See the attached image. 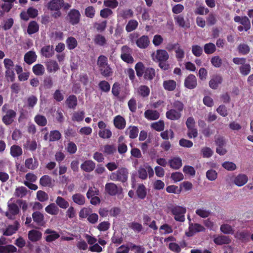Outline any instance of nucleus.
I'll return each instance as SVG.
<instances>
[{
  "label": "nucleus",
  "instance_id": "nucleus-54",
  "mask_svg": "<svg viewBox=\"0 0 253 253\" xmlns=\"http://www.w3.org/2000/svg\"><path fill=\"white\" fill-rule=\"evenodd\" d=\"M27 189L23 186L17 187L14 192L15 196L17 197H23L27 194Z\"/></svg>",
  "mask_w": 253,
  "mask_h": 253
},
{
  "label": "nucleus",
  "instance_id": "nucleus-45",
  "mask_svg": "<svg viewBox=\"0 0 253 253\" xmlns=\"http://www.w3.org/2000/svg\"><path fill=\"white\" fill-rule=\"evenodd\" d=\"M159 231L161 235L168 234L172 233L173 229L171 226L168 224H164L160 226Z\"/></svg>",
  "mask_w": 253,
  "mask_h": 253
},
{
  "label": "nucleus",
  "instance_id": "nucleus-40",
  "mask_svg": "<svg viewBox=\"0 0 253 253\" xmlns=\"http://www.w3.org/2000/svg\"><path fill=\"white\" fill-rule=\"evenodd\" d=\"M136 194L138 197L141 199H144L147 194L146 189L143 184H139L136 190Z\"/></svg>",
  "mask_w": 253,
  "mask_h": 253
},
{
  "label": "nucleus",
  "instance_id": "nucleus-22",
  "mask_svg": "<svg viewBox=\"0 0 253 253\" xmlns=\"http://www.w3.org/2000/svg\"><path fill=\"white\" fill-rule=\"evenodd\" d=\"M144 116L149 120H155L159 119L160 114L156 110H147L144 112Z\"/></svg>",
  "mask_w": 253,
  "mask_h": 253
},
{
  "label": "nucleus",
  "instance_id": "nucleus-56",
  "mask_svg": "<svg viewBox=\"0 0 253 253\" xmlns=\"http://www.w3.org/2000/svg\"><path fill=\"white\" fill-rule=\"evenodd\" d=\"M40 182L43 186H49L51 184L52 180L48 175H44L41 178Z\"/></svg>",
  "mask_w": 253,
  "mask_h": 253
},
{
  "label": "nucleus",
  "instance_id": "nucleus-38",
  "mask_svg": "<svg viewBox=\"0 0 253 253\" xmlns=\"http://www.w3.org/2000/svg\"><path fill=\"white\" fill-rule=\"evenodd\" d=\"M39 27L38 23L33 21L29 23L27 29V33L31 35L39 31Z\"/></svg>",
  "mask_w": 253,
  "mask_h": 253
},
{
  "label": "nucleus",
  "instance_id": "nucleus-63",
  "mask_svg": "<svg viewBox=\"0 0 253 253\" xmlns=\"http://www.w3.org/2000/svg\"><path fill=\"white\" fill-rule=\"evenodd\" d=\"M220 230L222 232L226 234H230L233 233L232 227L229 224H224L220 226Z\"/></svg>",
  "mask_w": 253,
  "mask_h": 253
},
{
  "label": "nucleus",
  "instance_id": "nucleus-58",
  "mask_svg": "<svg viewBox=\"0 0 253 253\" xmlns=\"http://www.w3.org/2000/svg\"><path fill=\"white\" fill-rule=\"evenodd\" d=\"M129 227L132 229L135 232H140L143 229V226L141 224L133 222L129 224Z\"/></svg>",
  "mask_w": 253,
  "mask_h": 253
},
{
  "label": "nucleus",
  "instance_id": "nucleus-19",
  "mask_svg": "<svg viewBox=\"0 0 253 253\" xmlns=\"http://www.w3.org/2000/svg\"><path fill=\"white\" fill-rule=\"evenodd\" d=\"M19 228V224L15 222L14 224L9 225L5 230H3V234L5 236H11L15 233Z\"/></svg>",
  "mask_w": 253,
  "mask_h": 253
},
{
  "label": "nucleus",
  "instance_id": "nucleus-4",
  "mask_svg": "<svg viewBox=\"0 0 253 253\" xmlns=\"http://www.w3.org/2000/svg\"><path fill=\"white\" fill-rule=\"evenodd\" d=\"M171 212L174 215L175 220L183 222L185 220V213L186 212L185 207L181 206H175L171 209Z\"/></svg>",
  "mask_w": 253,
  "mask_h": 253
},
{
  "label": "nucleus",
  "instance_id": "nucleus-21",
  "mask_svg": "<svg viewBox=\"0 0 253 253\" xmlns=\"http://www.w3.org/2000/svg\"><path fill=\"white\" fill-rule=\"evenodd\" d=\"M138 127L133 126H128L126 130V135L131 139L135 138L138 136Z\"/></svg>",
  "mask_w": 253,
  "mask_h": 253
},
{
  "label": "nucleus",
  "instance_id": "nucleus-15",
  "mask_svg": "<svg viewBox=\"0 0 253 253\" xmlns=\"http://www.w3.org/2000/svg\"><path fill=\"white\" fill-rule=\"evenodd\" d=\"M150 43V41L148 37L147 36H142L138 38L136 41L137 46L140 48H147Z\"/></svg>",
  "mask_w": 253,
  "mask_h": 253
},
{
  "label": "nucleus",
  "instance_id": "nucleus-28",
  "mask_svg": "<svg viewBox=\"0 0 253 253\" xmlns=\"http://www.w3.org/2000/svg\"><path fill=\"white\" fill-rule=\"evenodd\" d=\"M169 166L171 168L177 169L182 166V160L179 157H174L169 161Z\"/></svg>",
  "mask_w": 253,
  "mask_h": 253
},
{
  "label": "nucleus",
  "instance_id": "nucleus-32",
  "mask_svg": "<svg viewBox=\"0 0 253 253\" xmlns=\"http://www.w3.org/2000/svg\"><path fill=\"white\" fill-rule=\"evenodd\" d=\"M72 199L73 201L78 205L82 206L85 204V197L80 193L73 195Z\"/></svg>",
  "mask_w": 253,
  "mask_h": 253
},
{
  "label": "nucleus",
  "instance_id": "nucleus-11",
  "mask_svg": "<svg viewBox=\"0 0 253 253\" xmlns=\"http://www.w3.org/2000/svg\"><path fill=\"white\" fill-rule=\"evenodd\" d=\"M248 177L247 175L240 173L236 176L233 180V183L238 187L245 185L248 181Z\"/></svg>",
  "mask_w": 253,
  "mask_h": 253
},
{
  "label": "nucleus",
  "instance_id": "nucleus-39",
  "mask_svg": "<svg viewBox=\"0 0 253 253\" xmlns=\"http://www.w3.org/2000/svg\"><path fill=\"white\" fill-rule=\"evenodd\" d=\"M66 43L68 48L70 50L75 49L78 45L77 41L73 37L67 38L66 41Z\"/></svg>",
  "mask_w": 253,
  "mask_h": 253
},
{
  "label": "nucleus",
  "instance_id": "nucleus-3",
  "mask_svg": "<svg viewBox=\"0 0 253 253\" xmlns=\"http://www.w3.org/2000/svg\"><path fill=\"white\" fill-rule=\"evenodd\" d=\"M81 17L80 12L78 10L73 8L68 12L66 19L71 25H75L79 23Z\"/></svg>",
  "mask_w": 253,
  "mask_h": 253
},
{
  "label": "nucleus",
  "instance_id": "nucleus-7",
  "mask_svg": "<svg viewBox=\"0 0 253 253\" xmlns=\"http://www.w3.org/2000/svg\"><path fill=\"white\" fill-rule=\"evenodd\" d=\"M3 64L4 67L6 69V76L9 77L11 80H12L14 76V73L13 71V62L10 59L5 58L3 60Z\"/></svg>",
  "mask_w": 253,
  "mask_h": 253
},
{
  "label": "nucleus",
  "instance_id": "nucleus-50",
  "mask_svg": "<svg viewBox=\"0 0 253 253\" xmlns=\"http://www.w3.org/2000/svg\"><path fill=\"white\" fill-rule=\"evenodd\" d=\"M61 137L60 132L58 130H52L49 134V141H55L59 140Z\"/></svg>",
  "mask_w": 253,
  "mask_h": 253
},
{
  "label": "nucleus",
  "instance_id": "nucleus-29",
  "mask_svg": "<svg viewBox=\"0 0 253 253\" xmlns=\"http://www.w3.org/2000/svg\"><path fill=\"white\" fill-rule=\"evenodd\" d=\"M163 85L165 90L168 91H173L176 87V83L172 80L164 81Z\"/></svg>",
  "mask_w": 253,
  "mask_h": 253
},
{
  "label": "nucleus",
  "instance_id": "nucleus-5",
  "mask_svg": "<svg viewBox=\"0 0 253 253\" xmlns=\"http://www.w3.org/2000/svg\"><path fill=\"white\" fill-rule=\"evenodd\" d=\"M132 49L127 45L122 46L121 48V58L125 62L127 63H132L134 59L131 56Z\"/></svg>",
  "mask_w": 253,
  "mask_h": 253
},
{
  "label": "nucleus",
  "instance_id": "nucleus-27",
  "mask_svg": "<svg viewBox=\"0 0 253 253\" xmlns=\"http://www.w3.org/2000/svg\"><path fill=\"white\" fill-rule=\"evenodd\" d=\"M213 241L215 244L218 245H221L229 244L231 242V240L228 236H218L214 237Z\"/></svg>",
  "mask_w": 253,
  "mask_h": 253
},
{
  "label": "nucleus",
  "instance_id": "nucleus-26",
  "mask_svg": "<svg viewBox=\"0 0 253 253\" xmlns=\"http://www.w3.org/2000/svg\"><path fill=\"white\" fill-rule=\"evenodd\" d=\"M47 70L49 73L56 72L59 69L57 63L54 60H49L45 63Z\"/></svg>",
  "mask_w": 253,
  "mask_h": 253
},
{
  "label": "nucleus",
  "instance_id": "nucleus-43",
  "mask_svg": "<svg viewBox=\"0 0 253 253\" xmlns=\"http://www.w3.org/2000/svg\"><path fill=\"white\" fill-rule=\"evenodd\" d=\"M138 23L135 20H129L126 26V30L127 32H130L135 30L138 27Z\"/></svg>",
  "mask_w": 253,
  "mask_h": 253
},
{
  "label": "nucleus",
  "instance_id": "nucleus-53",
  "mask_svg": "<svg viewBox=\"0 0 253 253\" xmlns=\"http://www.w3.org/2000/svg\"><path fill=\"white\" fill-rule=\"evenodd\" d=\"M14 20L12 18H9L3 20L2 28L4 30L10 29L13 26Z\"/></svg>",
  "mask_w": 253,
  "mask_h": 253
},
{
  "label": "nucleus",
  "instance_id": "nucleus-52",
  "mask_svg": "<svg viewBox=\"0 0 253 253\" xmlns=\"http://www.w3.org/2000/svg\"><path fill=\"white\" fill-rule=\"evenodd\" d=\"M35 122L40 126H44L47 124V120L46 118L42 115H38L35 117Z\"/></svg>",
  "mask_w": 253,
  "mask_h": 253
},
{
  "label": "nucleus",
  "instance_id": "nucleus-47",
  "mask_svg": "<svg viewBox=\"0 0 253 253\" xmlns=\"http://www.w3.org/2000/svg\"><path fill=\"white\" fill-rule=\"evenodd\" d=\"M176 23L181 27H189V24H186L184 17L181 15H177L174 17Z\"/></svg>",
  "mask_w": 253,
  "mask_h": 253
},
{
  "label": "nucleus",
  "instance_id": "nucleus-12",
  "mask_svg": "<svg viewBox=\"0 0 253 253\" xmlns=\"http://www.w3.org/2000/svg\"><path fill=\"white\" fill-rule=\"evenodd\" d=\"M16 112L12 110H8L2 118V121L6 125L11 124L16 117Z\"/></svg>",
  "mask_w": 253,
  "mask_h": 253
},
{
  "label": "nucleus",
  "instance_id": "nucleus-61",
  "mask_svg": "<svg viewBox=\"0 0 253 253\" xmlns=\"http://www.w3.org/2000/svg\"><path fill=\"white\" fill-rule=\"evenodd\" d=\"M97 64L99 69L106 66L108 64L107 58L104 55L99 56L97 59Z\"/></svg>",
  "mask_w": 253,
  "mask_h": 253
},
{
  "label": "nucleus",
  "instance_id": "nucleus-2",
  "mask_svg": "<svg viewBox=\"0 0 253 253\" xmlns=\"http://www.w3.org/2000/svg\"><path fill=\"white\" fill-rule=\"evenodd\" d=\"M128 170L126 168L119 169L117 171L112 172L110 175V178L112 180L119 181L122 182H126L128 177Z\"/></svg>",
  "mask_w": 253,
  "mask_h": 253
},
{
  "label": "nucleus",
  "instance_id": "nucleus-35",
  "mask_svg": "<svg viewBox=\"0 0 253 253\" xmlns=\"http://www.w3.org/2000/svg\"><path fill=\"white\" fill-rule=\"evenodd\" d=\"M196 214L201 218H205L208 217L211 212L204 208H198L195 211Z\"/></svg>",
  "mask_w": 253,
  "mask_h": 253
},
{
  "label": "nucleus",
  "instance_id": "nucleus-23",
  "mask_svg": "<svg viewBox=\"0 0 253 253\" xmlns=\"http://www.w3.org/2000/svg\"><path fill=\"white\" fill-rule=\"evenodd\" d=\"M42 55L46 58L51 57L54 54V50L53 46L46 45L41 49Z\"/></svg>",
  "mask_w": 253,
  "mask_h": 253
},
{
  "label": "nucleus",
  "instance_id": "nucleus-34",
  "mask_svg": "<svg viewBox=\"0 0 253 253\" xmlns=\"http://www.w3.org/2000/svg\"><path fill=\"white\" fill-rule=\"evenodd\" d=\"M38 165V162L36 159H33L32 158L26 159L25 162V167L32 170L36 169Z\"/></svg>",
  "mask_w": 253,
  "mask_h": 253
},
{
  "label": "nucleus",
  "instance_id": "nucleus-18",
  "mask_svg": "<svg viewBox=\"0 0 253 253\" xmlns=\"http://www.w3.org/2000/svg\"><path fill=\"white\" fill-rule=\"evenodd\" d=\"M113 121L114 126L118 129H122L126 126V121L121 116L118 115L116 116Z\"/></svg>",
  "mask_w": 253,
  "mask_h": 253
},
{
  "label": "nucleus",
  "instance_id": "nucleus-14",
  "mask_svg": "<svg viewBox=\"0 0 253 253\" xmlns=\"http://www.w3.org/2000/svg\"><path fill=\"white\" fill-rule=\"evenodd\" d=\"M169 49H174L175 50V56L178 61H181L184 58V51L178 43L172 45L171 47Z\"/></svg>",
  "mask_w": 253,
  "mask_h": 253
},
{
  "label": "nucleus",
  "instance_id": "nucleus-16",
  "mask_svg": "<svg viewBox=\"0 0 253 253\" xmlns=\"http://www.w3.org/2000/svg\"><path fill=\"white\" fill-rule=\"evenodd\" d=\"M63 4V0H52L47 4V8L51 11L60 10Z\"/></svg>",
  "mask_w": 253,
  "mask_h": 253
},
{
  "label": "nucleus",
  "instance_id": "nucleus-8",
  "mask_svg": "<svg viewBox=\"0 0 253 253\" xmlns=\"http://www.w3.org/2000/svg\"><path fill=\"white\" fill-rule=\"evenodd\" d=\"M189 232L186 233L187 236H192L194 233L205 231V227L198 223H189Z\"/></svg>",
  "mask_w": 253,
  "mask_h": 253
},
{
  "label": "nucleus",
  "instance_id": "nucleus-1",
  "mask_svg": "<svg viewBox=\"0 0 253 253\" xmlns=\"http://www.w3.org/2000/svg\"><path fill=\"white\" fill-rule=\"evenodd\" d=\"M151 57L154 62L159 63V66L162 70H168L169 69L170 66L167 61L169 54L166 50L158 49L152 53Z\"/></svg>",
  "mask_w": 253,
  "mask_h": 253
},
{
  "label": "nucleus",
  "instance_id": "nucleus-9",
  "mask_svg": "<svg viewBox=\"0 0 253 253\" xmlns=\"http://www.w3.org/2000/svg\"><path fill=\"white\" fill-rule=\"evenodd\" d=\"M12 199H11L8 202V211L6 212L5 215L9 218H12L10 214L13 215H16L19 212V208L17 205L15 204H14L12 202Z\"/></svg>",
  "mask_w": 253,
  "mask_h": 253
},
{
  "label": "nucleus",
  "instance_id": "nucleus-33",
  "mask_svg": "<svg viewBox=\"0 0 253 253\" xmlns=\"http://www.w3.org/2000/svg\"><path fill=\"white\" fill-rule=\"evenodd\" d=\"M45 211L51 215H57L59 212V209L54 204L51 203L45 208Z\"/></svg>",
  "mask_w": 253,
  "mask_h": 253
},
{
  "label": "nucleus",
  "instance_id": "nucleus-10",
  "mask_svg": "<svg viewBox=\"0 0 253 253\" xmlns=\"http://www.w3.org/2000/svg\"><path fill=\"white\" fill-rule=\"evenodd\" d=\"M197 85V79L194 75L190 74L185 79L184 85L186 87L193 89L195 88Z\"/></svg>",
  "mask_w": 253,
  "mask_h": 253
},
{
  "label": "nucleus",
  "instance_id": "nucleus-59",
  "mask_svg": "<svg viewBox=\"0 0 253 253\" xmlns=\"http://www.w3.org/2000/svg\"><path fill=\"white\" fill-rule=\"evenodd\" d=\"M103 4L105 7L114 9L118 6L119 3L117 0H104Z\"/></svg>",
  "mask_w": 253,
  "mask_h": 253
},
{
  "label": "nucleus",
  "instance_id": "nucleus-31",
  "mask_svg": "<svg viewBox=\"0 0 253 253\" xmlns=\"http://www.w3.org/2000/svg\"><path fill=\"white\" fill-rule=\"evenodd\" d=\"M32 217L34 222H35L37 224L41 226L43 225L44 223L43 220L44 216L42 213L39 211L34 212L32 214Z\"/></svg>",
  "mask_w": 253,
  "mask_h": 253
},
{
  "label": "nucleus",
  "instance_id": "nucleus-20",
  "mask_svg": "<svg viewBox=\"0 0 253 253\" xmlns=\"http://www.w3.org/2000/svg\"><path fill=\"white\" fill-rule=\"evenodd\" d=\"M95 167V164L92 161L86 160L81 165V168L86 172H90L94 169Z\"/></svg>",
  "mask_w": 253,
  "mask_h": 253
},
{
  "label": "nucleus",
  "instance_id": "nucleus-17",
  "mask_svg": "<svg viewBox=\"0 0 253 253\" xmlns=\"http://www.w3.org/2000/svg\"><path fill=\"white\" fill-rule=\"evenodd\" d=\"M44 233L48 234L45 238V240L48 242H52L60 237L59 234L56 231L50 229H47Z\"/></svg>",
  "mask_w": 253,
  "mask_h": 253
},
{
  "label": "nucleus",
  "instance_id": "nucleus-25",
  "mask_svg": "<svg viewBox=\"0 0 253 253\" xmlns=\"http://www.w3.org/2000/svg\"><path fill=\"white\" fill-rule=\"evenodd\" d=\"M42 236V233L36 230H32L28 233V238L32 242H36L40 240Z\"/></svg>",
  "mask_w": 253,
  "mask_h": 253
},
{
  "label": "nucleus",
  "instance_id": "nucleus-51",
  "mask_svg": "<svg viewBox=\"0 0 253 253\" xmlns=\"http://www.w3.org/2000/svg\"><path fill=\"white\" fill-rule=\"evenodd\" d=\"M98 135L102 138L108 139L111 137L112 132L109 129L105 128L99 131Z\"/></svg>",
  "mask_w": 253,
  "mask_h": 253
},
{
  "label": "nucleus",
  "instance_id": "nucleus-13",
  "mask_svg": "<svg viewBox=\"0 0 253 253\" xmlns=\"http://www.w3.org/2000/svg\"><path fill=\"white\" fill-rule=\"evenodd\" d=\"M166 116L170 120L176 121L181 117V113L174 109H171L166 112Z\"/></svg>",
  "mask_w": 253,
  "mask_h": 253
},
{
  "label": "nucleus",
  "instance_id": "nucleus-36",
  "mask_svg": "<svg viewBox=\"0 0 253 253\" xmlns=\"http://www.w3.org/2000/svg\"><path fill=\"white\" fill-rule=\"evenodd\" d=\"M17 252V249L12 245L0 246V252L3 253H14Z\"/></svg>",
  "mask_w": 253,
  "mask_h": 253
},
{
  "label": "nucleus",
  "instance_id": "nucleus-24",
  "mask_svg": "<svg viewBox=\"0 0 253 253\" xmlns=\"http://www.w3.org/2000/svg\"><path fill=\"white\" fill-rule=\"evenodd\" d=\"M222 79L221 76L216 75L213 76L209 82V86L212 89H216L222 83Z\"/></svg>",
  "mask_w": 253,
  "mask_h": 253
},
{
  "label": "nucleus",
  "instance_id": "nucleus-42",
  "mask_svg": "<svg viewBox=\"0 0 253 253\" xmlns=\"http://www.w3.org/2000/svg\"><path fill=\"white\" fill-rule=\"evenodd\" d=\"M55 202L56 205L62 209H66L69 206L68 201L60 196L57 197Z\"/></svg>",
  "mask_w": 253,
  "mask_h": 253
},
{
  "label": "nucleus",
  "instance_id": "nucleus-41",
  "mask_svg": "<svg viewBox=\"0 0 253 253\" xmlns=\"http://www.w3.org/2000/svg\"><path fill=\"white\" fill-rule=\"evenodd\" d=\"M22 154V148L16 145H12L10 148V154L13 157H17Z\"/></svg>",
  "mask_w": 253,
  "mask_h": 253
},
{
  "label": "nucleus",
  "instance_id": "nucleus-37",
  "mask_svg": "<svg viewBox=\"0 0 253 253\" xmlns=\"http://www.w3.org/2000/svg\"><path fill=\"white\" fill-rule=\"evenodd\" d=\"M33 73L37 76H42L45 72L44 66L41 64H37L33 67Z\"/></svg>",
  "mask_w": 253,
  "mask_h": 253
},
{
  "label": "nucleus",
  "instance_id": "nucleus-64",
  "mask_svg": "<svg viewBox=\"0 0 253 253\" xmlns=\"http://www.w3.org/2000/svg\"><path fill=\"white\" fill-rule=\"evenodd\" d=\"M206 177L210 181L215 180L217 177L216 171L213 169H210L206 172Z\"/></svg>",
  "mask_w": 253,
  "mask_h": 253
},
{
  "label": "nucleus",
  "instance_id": "nucleus-60",
  "mask_svg": "<svg viewBox=\"0 0 253 253\" xmlns=\"http://www.w3.org/2000/svg\"><path fill=\"white\" fill-rule=\"evenodd\" d=\"M215 46L212 43H208L204 45V51L207 54H211L215 51Z\"/></svg>",
  "mask_w": 253,
  "mask_h": 253
},
{
  "label": "nucleus",
  "instance_id": "nucleus-55",
  "mask_svg": "<svg viewBox=\"0 0 253 253\" xmlns=\"http://www.w3.org/2000/svg\"><path fill=\"white\" fill-rule=\"evenodd\" d=\"M92 212L91 209L89 208H84L80 211L79 216L81 218H87Z\"/></svg>",
  "mask_w": 253,
  "mask_h": 253
},
{
  "label": "nucleus",
  "instance_id": "nucleus-49",
  "mask_svg": "<svg viewBox=\"0 0 253 253\" xmlns=\"http://www.w3.org/2000/svg\"><path fill=\"white\" fill-rule=\"evenodd\" d=\"M66 102L69 108H74L77 105V98L75 95H70Z\"/></svg>",
  "mask_w": 253,
  "mask_h": 253
},
{
  "label": "nucleus",
  "instance_id": "nucleus-57",
  "mask_svg": "<svg viewBox=\"0 0 253 253\" xmlns=\"http://www.w3.org/2000/svg\"><path fill=\"white\" fill-rule=\"evenodd\" d=\"M201 154L204 158H210L213 154V151L208 147H204L201 149Z\"/></svg>",
  "mask_w": 253,
  "mask_h": 253
},
{
  "label": "nucleus",
  "instance_id": "nucleus-48",
  "mask_svg": "<svg viewBox=\"0 0 253 253\" xmlns=\"http://www.w3.org/2000/svg\"><path fill=\"white\" fill-rule=\"evenodd\" d=\"M133 15V11L131 9H128L120 11L118 16L122 17L124 19H127L132 17Z\"/></svg>",
  "mask_w": 253,
  "mask_h": 253
},
{
  "label": "nucleus",
  "instance_id": "nucleus-44",
  "mask_svg": "<svg viewBox=\"0 0 253 253\" xmlns=\"http://www.w3.org/2000/svg\"><path fill=\"white\" fill-rule=\"evenodd\" d=\"M99 70L101 75L105 77H110L113 74L112 70L108 64L106 66L99 69Z\"/></svg>",
  "mask_w": 253,
  "mask_h": 253
},
{
  "label": "nucleus",
  "instance_id": "nucleus-46",
  "mask_svg": "<svg viewBox=\"0 0 253 253\" xmlns=\"http://www.w3.org/2000/svg\"><path fill=\"white\" fill-rule=\"evenodd\" d=\"M101 150L106 155H111L116 151V148L113 145H106L101 148Z\"/></svg>",
  "mask_w": 253,
  "mask_h": 253
},
{
  "label": "nucleus",
  "instance_id": "nucleus-62",
  "mask_svg": "<svg viewBox=\"0 0 253 253\" xmlns=\"http://www.w3.org/2000/svg\"><path fill=\"white\" fill-rule=\"evenodd\" d=\"M155 76V71L153 68L147 69L144 73V78L146 80H151Z\"/></svg>",
  "mask_w": 253,
  "mask_h": 253
},
{
  "label": "nucleus",
  "instance_id": "nucleus-6",
  "mask_svg": "<svg viewBox=\"0 0 253 253\" xmlns=\"http://www.w3.org/2000/svg\"><path fill=\"white\" fill-rule=\"evenodd\" d=\"M105 190L108 194L111 196L119 195L122 193V188L121 187H118L116 184L113 183H107L105 185Z\"/></svg>",
  "mask_w": 253,
  "mask_h": 253
},
{
  "label": "nucleus",
  "instance_id": "nucleus-30",
  "mask_svg": "<svg viewBox=\"0 0 253 253\" xmlns=\"http://www.w3.org/2000/svg\"><path fill=\"white\" fill-rule=\"evenodd\" d=\"M36 59L37 55L33 51H29L27 52L25 54L24 58L25 62L28 64H31L34 62L36 60Z\"/></svg>",
  "mask_w": 253,
  "mask_h": 253
}]
</instances>
